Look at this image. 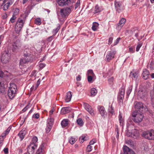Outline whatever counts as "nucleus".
<instances>
[{
    "instance_id": "nucleus-1",
    "label": "nucleus",
    "mask_w": 154,
    "mask_h": 154,
    "mask_svg": "<svg viewBox=\"0 0 154 154\" xmlns=\"http://www.w3.org/2000/svg\"><path fill=\"white\" fill-rule=\"evenodd\" d=\"M71 12V8L66 7L61 9L60 11L57 12L58 18L61 22H63Z\"/></svg>"
},
{
    "instance_id": "nucleus-2",
    "label": "nucleus",
    "mask_w": 154,
    "mask_h": 154,
    "mask_svg": "<svg viewBox=\"0 0 154 154\" xmlns=\"http://www.w3.org/2000/svg\"><path fill=\"white\" fill-rule=\"evenodd\" d=\"M10 85L8 91V95L10 99H12L16 94L17 87L16 85L13 83H10Z\"/></svg>"
},
{
    "instance_id": "nucleus-3",
    "label": "nucleus",
    "mask_w": 154,
    "mask_h": 154,
    "mask_svg": "<svg viewBox=\"0 0 154 154\" xmlns=\"http://www.w3.org/2000/svg\"><path fill=\"white\" fill-rule=\"evenodd\" d=\"M25 20L21 18L18 19L15 27V31L16 33L19 34L21 31L25 23Z\"/></svg>"
},
{
    "instance_id": "nucleus-4",
    "label": "nucleus",
    "mask_w": 154,
    "mask_h": 154,
    "mask_svg": "<svg viewBox=\"0 0 154 154\" xmlns=\"http://www.w3.org/2000/svg\"><path fill=\"white\" fill-rule=\"evenodd\" d=\"M132 116V119L137 123H139L142 121L143 117L142 112H139L138 111H135L133 112Z\"/></svg>"
},
{
    "instance_id": "nucleus-5",
    "label": "nucleus",
    "mask_w": 154,
    "mask_h": 154,
    "mask_svg": "<svg viewBox=\"0 0 154 154\" xmlns=\"http://www.w3.org/2000/svg\"><path fill=\"white\" fill-rule=\"evenodd\" d=\"M11 54L6 51H4L1 54V60L4 64L8 63L10 59Z\"/></svg>"
},
{
    "instance_id": "nucleus-6",
    "label": "nucleus",
    "mask_w": 154,
    "mask_h": 154,
    "mask_svg": "<svg viewBox=\"0 0 154 154\" xmlns=\"http://www.w3.org/2000/svg\"><path fill=\"white\" fill-rule=\"evenodd\" d=\"M143 136L145 138L150 140L154 139V131L153 130L145 131L143 132Z\"/></svg>"
},
{
    "instance_id": "nucleus-7",
    "label": "nucleus",
    "mask_w": 154,
    "mask_h": 154,
    "mask_svg": "<svg viewBox=\"0 0 154 154\" xmlns=\"http://www.w3.org/2000/svg\"><path fill=\"white\" fill-rule=\"evenodd\" d=\"M24 57L20 60V64H22L29 62L31 60V54L29 53H25L24 55Z\"/></svg>"
},
{
    "instance_id": "nucleus-8",
    "label": "nucleus",
    "mask_w": 154,
    "mask_h": 154,
    "mask_svg": "<svg viewBox=\"0 0 154 154\" xmlns=\"http://www.w3.org/2000/svg\"><path fill=\"white\" fill-rule=\"evenodd\" d=\"M134 107L137 111H139V112H141L143 111V109L145 110V107L144 106L142 103L140 102H136L134 103Z\"/></svg>"
},
{
    "instance_id": "nucleus-9",
    "label": "nucleus",
    "mask_w": 154,
    "mask_h": 154,
    "mask_svg": "<svg viewBox=\"0 0 154 154\" xmlns=\"http://www.w3.org/2000/svg\"><path fill=\"white\" fill-rule=\"evenodd\" d=\"M53 118L48 119L47 120V128L46 129V132L48 133L51 130L54 122Z\"/></svg>"
},
{
    "instance_id": "nucleus-10",
    "label": "nucleus",
    "mask_w": 154,
    "mask_h": 154,
    "mask_svg": "<svg viewBox=\"0 0 154 154\" xmlns=\"http://www.w3.org/2000/svg\"><path fill=\"white\" fill-rule=\"evenodd\" d=\"M116 53V51H109L106 56V60L109 62L111 59L114 57Z\"/></svg>"
},
{
    "instance_id": "nucleus-11",
    "label": "nucleus",
    "mask_w": 154,
    "mask_h": 154,
    "mask_svg": "<svg viewBox=\"0 0 154 154\" xmlns=\"http://www.w3.org/2000/svg\"><path fill=\"white\" fill-rule=\"evenodd\" d=\"M127 135L128 137H131L134 138H136L139 136V132L137 130L134 129L132 130L131 135H129L128 133H127Z\"/></svg>"
},
{
    "instance_id": "nucleus-12",
    "label": "nucleus",
    "mask_w": 154,
    "mask_h": 154,
    "mask_svg": "<svg viewBox=\"0 0 154 154\" xmlns=\"http://www.w3.org/2000/svg\"><path fill=\"white\" fill-rule=\"evenodd\" d=\"M97 109L101 116L103 118H105L106 115V112L104 107L103 106H98Z\"/></svg>"
},
{
    "instance_id": "nucleus-13",
    "label": "nucleus",
    "mask_w": 154,
    "mask_h": 154,
    "mask_svg": "<svg viewBox=\"0 0 154 154\" xmlns=\"http://www.w3.org/2000/svg\"><path fill=\"white\" fill-rule=\"evenodd\" d=\"M83 105L85 109L91 115L94 114L93 110L91 106L86 103H84Z\"/></svg>"
},
{
    "instance_id": "nucleus-14",
    "label": "nucleus",
    "mask_w": 154,
    "mask_h": 154,
    "mask_svg": "<svg viewBox=\"0 0 154 154\" xmlns=\"http://www.w3.org/2000/svg\"><path fill=\"white\" fill-rule=\"evenodd\" d=\"M57 4L60 6H64L67 5L70 2V0H56Z\"/></svg>"
},
{
    "instance_id": "nucleus-15",
    "label": "nucleus",
    "mask_w": 154,
    "mask_h": 154,
    "mask_svg": "<svg viewBox=\"0 0 154 154\" xmlns=\"http://www.w3.org/2000/svg\"><path fill=\"white\" fill-rule=\"evenodd\" d=\"M115 5L116 10L119 13L122 9V3L121 2L115 1Z\"/></svg>"
},
{
    "instance_id": "nucleus-16",
    "label": "nucleus",
    "mask_w": 154,
    "mask_h": 154,
    "mask_svg": "<svg viewBox=\"0 0 154 154\" xmlns=\"http://www.w3.org/2000/svg\"><path fill=\"white\" fill-rule=\"evenodd\" d=\"M123 151L124 154H134V151L126 146H124Z\"/></svg>"
},
{
    "instance_id": "nucleus-17",
    "label": "nucleus",
    "mask_w": 154,
    "mask_h": 154,
    "mask_svg": "<svg viewBox=\"0 0 154 154\" xmlns=\"http://www.w3.org/2000/svg\"><path fill=\"white\" fill-rule=\"evenodd\" d=\"M71 108L69 107H63L61 109V114H65L68 113L71 111Z\"/></svg>"
},
{
    "instance_id": "nucleus-18",
    "label": "nucleus",
    "mask_w": 154,
    "mask_h": 154,
    "mask_svg": "<svg viewBox=\"0 0 154 154\" xmlns=\"http://www.w3.org/2000/svg\"><path fill=\"white\" fill-rule=\"evenodd\" d=\"M129 76L133 79L136 80L138 77V73L136 71H133L131 72Z\"/></svg>"
},
{
    "instance_id": "nucleus-19",
    "label": "nucleus",
    "mask_w": 154,
    "mask_h": 154,
    "mask_svg": "<svg viewBox=\"0 0 154 154\" xmlns=\"http://www.w3.org/2000/svg\"><path fill=\"white\" fill-rule=\"evenodd\" d=\"M72 94L71 92L69 91L66 93V95L65 98V102L66 103L69 102L71 99Z\"/></svg>"
},
{
    "instance_id": "nucleus-20",
    "label": "nucleus",
    "mask_w": 154,
    "mask_h": 154,
    "mask_svg": "<svg viewBox=\"0 0 154 154\" xmlns=\"http://www.w3.org/2000/svg\"><path fill=\"white\" fill-rule=\"evenodd\" d=\"M149 72L146 69H144L142 73L143 78L144 79H147L149 78Z\"/></svg>"
},
{
    "instance_id": "nucleus-21",
    "label": "nucleus",
    "mask_w": 154,
    "mask_h": 154,
    "mask_svg": "<svg viewBox=\"0 0 154 154\" xmlns=\"http://www.w3.org/2000/svg\"><path fill=\"white\" fill-rule=\"evenodd\" d=\"M26 134V131L25 129H23L20 131L18 134V135L21 139V140H22L24 138V137L25 135Z\"/></svg>"
},
{
    "instance_id": "nucleus-22",
    "label": "nucleus",
    "mask_w": 154,
    "mask_h": 154,
    "mask_svg": "<svg viewBox=\"0 0 154 154\" xmlns=\"http://www.w3.org/2000/svg\"><path fill=\"white\" fill-rule=\"evenodd\" d=\"M147 93L146 92L139 91L138 95L141 98L143 99L145 97L147 96Z\"/></svg>"
},
{
    "instance_id": "nucleus-23",
    "label": "nucleus",
    "mask_w": 154,
    "mask_h": 154,
    "mask_svg": "<svg viewBox=\"0 0 154 154\" xmlns=\"http://www.w3.org/2000/svg\"><path fill=\"white\" fill-rule=\"evenodd\" d=\"M125 92L124 88H122L119 90V97L120 99H122L124 97Z\"/></svg>"
},
{
    "instance_id": "nucleus-24",
    "label": "nucleus",
    "mask_w": 154,
    "mask_h": 154,
    "mask_svg": "<svg viewBox=\"0 0 154 154\" xmlns=\"http://www.w3.org/2000/svg\"><path fill=\"white\" fill-rule=\"evenodd\" d=\"M69 124L68 120L67 119H65L63 120L61 123L62 127L64 128L66 126Z\"/></svg>"
},
{
    "instance_id": "nucleus-25",
    "label": "nucleus",
    "mask_w": 154,
    "mask_h": 154,
    "mask_svg": "<svg viewBox=\"0 0 154 154\" xmlns=\"http://www.w3.org/2000/svg\"><path fill=\"white\" fill-rule=\"evenodd\" d=\"M37 147V144L36 143H31L28 146V148L34 150L35 149H36Z\"/></svg>"
},
{
    "instance_id": "nucleus-26",
    "label": "nucleus",
    "mask_w": 154,
    "mask_h": 154,
    "mask_svg": "<svg viewBox=\"0 0 154 154\" xmlns=\"http://www.w3.org/2000/svg\"><path fill=\"white\" fill-rule=\"evenodd\" d=\"M99 24L97 22H94L93 23L92 29L93 31L96 30L98 28Z\"/></svg>"
},
{
    "instance_id": "nucleus-27",
    "label": "nucleus",
    "mask_w": 154,
    "mask_h": 154,
    "mask_svg": "<svg viewBox=\"0 0 154 154\" xmlns=\"http://www.w3.org/2000/svg\"><path fill=\"white\" fill-rule=\"evenodd\" d=\"M126 19L124 18H122L119 21V22L118 24V26L120 27H122L126 22Z\"/></svg>"
},
{
    "instance_id": "nucleus-28",
    "label": "nucleus",
    "mask_w": 154,
    "mask_h": 154,
    "mask_svg": "<svg viewBox=\"0 0 154 154\" xmlns=\"http://www.w3.org/2000/svg\"><path fill=\"white\" fill-rule=\"evenodd\" d=\"M18 41H16V42H14L13 45V48L14 50H16L18 49L20 47L19 43H18Z\"/></svg>"
},
{
    "instance_id": "nucleus-29",
    "label": "nucleus",
    "mask_w": 154,
    "mask_h": 154,
    "mask_svg": "<svg viewBox=\"0 0 154 154\" xmlns=\"http://www.w3.org/2000/svg\"><path fill=\"white\" fill-rule=\"evenodd\" d=\"M119 123L121 126H123L124 125V120L121 113H120L119 116Z\"/></svg>"
},
{
    "instance_id": "nucleus-30",
    "label": "nucleus",
    "mask_w": 154,
    "mask_h": 154,
    "mask_svg": "<svg viewBox=\"0 0 154 154\" xmlns=\"http://www.w3.org/2000/svg\"><path fill=\"white\" fill-rule=\"evenodd\" d=\"M5 90L4 84L1 82L0 79V93H2Z\"/></svg>"
},
{
    "instance_id": "nucleus-31",
    "label": "nucleus",
    "mask_w": 154,
    "mask_h": 154,
    "mask_svg": "<svg viewBox=\"0 0 154 154\" xmlns=\"http://www.w3.org/2000/svg\"><path fill=\"white\" fill-rule=\"evenodd\" d=\"M60 28V25L58 24L57 28L54 29L52 31V33L54 35H55L58 32Z\"/></svg>"
},
{
    "instance_id": "nucleus-32",
    "label": "nucleus",
    "mask_w": 154,
    "mask_h": 154,
    "mask_svg": "<svg viewBox=\"0 0 154 154\" xmlns=\"http://www.w3.org/2000/svg\"><path fill=\"white\" fill-rule=\"evenodd\" d=\"M14 2V0H4L3 2V4L6 3L9 6L12 5Z\"/></svg>"
},
{
    "instance_id": "nucleus-33",
    "label": "nucleus",
    "mask_w": 154,
    "mask_h": 154,
    "mask_svg": "<svg viewBox=\"0 0 154 154\" xmlns=\"http://www.w3.org/2000/svg\"><path fill=\"white\" fill-rule=\"evenodd\" d=\"M97 93V90L94 88H92L91 91V95L92 96H95Z\"/></svg>"
},
{
    "instance_id": "nucleus-34",
    "label": "nucleus",
    "mask_w": 154,
    "mask_h": 154,
    "mask_svg": "<svg viewBox=\"0 0 154 154\" xmlns=\"http://www.w3.org/2000/svg\"><path fill=\"white\" fill-rule=\"evenodd\" d=\"M77 139L76 138H74L71 137L69 140V143L71 144H73L75 143V142L77 140Z\"/></svg>"
},
{
    "instance_id": "nucleus-35",
    "label": "nucleus",
    "mask_w": 154,
    "mask_h": 154,
    "mask_svg": "<svg viewBox=\"0 0 154 154\" xmlns=\"http://www.w3.org/2000/svg\"><path fill=\"white\" fill-rule=\"evenodd\" d=\"M77 124L80 126H82L84 122L82 119L81 118L78 119L76 121Z\"/></svg>"
},
{
    "instance_id": "nucleus-36",
    "label": "nucleus",
    "mask_w": 154,
    "mask_h": 154,
    "mask_svg": "<svg viewBox=\"0 0 154 154\" xmlns=\"http://www.w3.org/2000/svg\"><path fill=\"white\" fill-rule=\"evenodd\" d=\"M41 20L40 18H38L35 20V23L37 25H39L41 24Z\"/></svg>"
},
{
    "instance_id": "nucleus-37",
    "label": "nucleus",
    "mask_w": 154,
    "mask_h": 154,
    "mask_svg": "<svg viewBox=\"0 0 154 154\" xmlns=\"http://www.w3.org/2000/svg\"><path fill=\"white\" fill-rule=\"evenodd\" d=\"M19 12V9L17 8H16L13 9V14L14 15H15L16 16L17 15Z\"/></svg>"
},
{
    "instance_id": "nucleus-38",
    "label": "nucleus",
    "mask_w": 154,
    "mask_h": 154,
    "mask_svg": "<svg viewBox=\"0 0 154 154\" xmlns=\"http://www.w3.org/2000/svg\"><path fill=\"white\" fill-rule=\"evenodd\" d=\"M142 45V43L139 42L137 43V45L136 48V51L138 52L139 51L140 48Z\"/></svg>"
},
{
    "instance_id": "nucleus-39",
    "label": "nucleus",
    "mask_w": 154,
    "mask_h": 154,
    "mask_svg": "<svg viewBox=\"0 0 154 154\" xmlns=\"http://www.w3.org/2000/svg\"><path fill=\"white\" fill-rule=\"evenodd\" d=\"M109 112L112 115H113L114 114V112L113 108L111 106L109 107L108 109Z\"/></svg>"
},
{
    "instance_id": "nucleus-40",
    "label": "nucleus",
    "mask_w": 154,
    "mask_h": 154,
    "mask_svg": "<svg viewBox=\"0 0 154 154\" xmlns=\"http://www.w3.org/2000/svg\"><path fill=\"white\" fill-rule=\"evenodd\" d=\"M101 11V9L97 5H96L95 7V13L99 12Z\"/></svg>"
},
{
    "instance_id": "nucleus-41",
    "label": "nucleus",
    "mask_w": 154,
    "mask_h": 154,
    "mask_svg": "<svg viewBox=\"0 0 154 154\" xmlns=\"http://www.w3.org/2000/svg\"><path fill=\"white\" fill-rule=\"evenodd\" d=\"M91 75L94 76V74L93 70L91 69H90L88 70L87 72V75Z\"/></svg>"
},
{
    "instance_id": "nucleus-42",
    "label": "nucleus",
    "mask_w": 154,
    "mask_h": 154,
    "mask_svg": "<svg viewBox=\"0 0 154 154\" xmlns=\"http://www.w3.org/2000/svg\"><path fill=\"white\" fill-rule=\"evenodd\" d=\"M149 67L150 69H154V61L152 60L150 63Z\"/></svg>"
},
{
    "instance_id": "nucleus-43",
    "label": "nucleus",
    "mask_w": 154,
    "mask_h": 154,
    "mask_svg": "<svg viewBox=\"0 0 154 154\" xmlns=\"http://www.w3.org/2000/svg\"><path fill=\"white\" fill-rule=\"evenodd\" d=\"M132 86L129 87L128 88V89L127 91V94L128 96H129L130 95V94L131 93L132 91Z\"/></svg>"
},
{
    "instance_id": "nucleus-44",
    "label": "nucleus",
    "mask_w": 154,
    "mask_h": 154,
    "mask_svg": "<svg viewBox=\"0 0 154 154\" xmlns=\"http://www.w3.org/2000/svg\"><path fill=\"white\" fill-rule=\"evenodd\" d=\"M92 147L90 145H88L86 148V151L88 152H90L92 151Z\"/></svg>"
},
{
    "instance_id": "nucleus-45",
    "label": "nucleus",
    "mask_w": 154,
    "mask_h": 154,
    "mask_svg": "<svg viewBox=\"0 0 154 154\" xmlns=\"http://www.w3.org/2000/svg\"><path fill=\"white\" fill-rule=\"evenodd\" d=\"M16 18L17 17L16 16L13 15L12 17L10 19V21L13 23L14 22Z\"/></svg>"
},
{
    "instance_id": "nucleus-46",
    "label": "nucleus",
    "mask_w": 154,
    "mask_h": 154,
    "mask_svg": "<svg viewBox=\"0 0 154 154\" xmlns=\"http://www.w3.org/2000/svg\"><path fill=\"white\" fill-rule=\"evenodd\" d=\"M28 152L29 154H34L35 150L28 148Z\"/></svg>"
},
{
    "instance_id": "nucleus-47",
    "label": "nucleus",
    "mask_w": 154,
    "mask_h": 154,
    "mask_svg": "<svg viewBox=\"0 0 154 154\" xmlns=\"http://www.w3.org/2000/svg\"><path fill=\"white\" fill-rule=\"evenodd\" d=\"M38 141V138L36 137H33L32 139V143H36Z\"/></svg>"
},
{
    "instance_id": "nucleus-48",
    "label": "nucleus",
    "mask_w": 154,
    "mask_h": 154,
    "mask_svg": "<svg viewBox=\"0 0 154 154\" xmlns=\"http://www.w3.org/2000/svg\"><path fill=\"white\" fill-rule=\"evenodd\" d=\"M85 137L82 136L79 138V140L80 143H83L85 141Z\"/></svg>"
},
{
    "instance_id": "nucleus-49",
    "label": "nucleus",
    "mask_w": 154,
    "mask_h": 154,
    "mask_svg": "<svg viewBox=\"0 0 154 154\" xmlns=\"http://www.w3.org/2000/svg\"><path fill=\"white\" fill-rule=\"evenodd\" d=\"M3 4H4L3 6V10L5 11H6L8 9L9 6L6 3Z\"/></svg>"
},
{
    "instance_id": "nucleus-50",
    "label": "nucleus",
    "mask_w": 154,
    "mask_h": 154,
    "mask_svg": "<svg viewBox=\"0 0 154 154\" xmlns=\"http://www.w3.org/2000/svg\"><path fill=\"white\" fill-rule=\"evenodd\" d=\"M87 76L88 81L89 82H91L92 80V77L93 76L89 75Z\"/></svg>"
},
{
    "instance_id": "nucleus-51",
    "label": "nucleus",
    "mask_w": 154,
    "mask_h": 154,
    "mask_svg": "<svg viewBox=\"0 0 154 154\" xmlns=\"http://www.w3.org/2000/svg\"><path fill=\"white\" fill-rule=\"evenodd\" d=\"M121 38L120 37L118 38H117L116 40L115 41L114 43V45H116L119 42V40H120Z\"/></svg>"
},
{
    "instance_id": "nucleus-52",
    "label": "nucleus",
    "mask_w": 154,
    "mask_h": 154,
    "mask_svg": "<svg viewBox=\"0 0 154 154\" xmlns=\"http://www.w3.org/2000/svg\"><path fill=\"white\" fill-rule=\"evenodd\" d=\"M80 1L78 0L75 6V9H76L77 8L80 6Z\"/></svg>"
},
{
    "instance_id": "nucleus-53",
    "label": "nucleus",
    "mask_w": 154,
    "mask_h": 154,
    "mask_svg": "<svg viewBox=\"0 0 154 154\" xmlns=\"http://www.w3.org/2000/svg\"><path fill=\"white\" fill-rule=\"evenodd\" d=\"M29 104L27 105L23 109L22 111L23 112H25L30 107Z\"/></svg>"
},
{
    "instance_id": "nucleus-54",
    "label": "nucleus",
    "mask_w": 154,
    "mask_h": 154,
    "mask_svg": "<svg viewBox=\"0 0 154 154\" xmlns=\"http://www.w3.org/2000/svg\"><path fill=\"white\" fill-rule=\"evenodd\" d=\"M113 80L114 78L113 77H110L108 80L110 84H111L113 82Z\"/></svg>"
},
{
    "instance_id": "nucleus-55",
    "label": "nucleus",
    "mask_w": 154,
    "mask_h": 154,
    "mask_svg": "<svg viewBox=\"0 0 154 154\" xmlns=\"http://www.w3.org/2000/svg\"><path fill=\"white\" fill-rule=\"evenodd\" d=\"M113 39V38L112 37H110L109 38L108 41V44L110 45L112 43Z\"/></svg>"
},
{
    "instance_id": "nucleus-56",
    "label": "nucleus",
    "mask_w": 154,
    "mask_h": 154,
    "mask_svg": "<svg viewBox=\"0 0 154 154\" xmlns=\"http://www.w3.org/2000/svg\"><path fill=\"white\" fill-rule=\"evenodd\" d=\"M39 115L38 113H37L35 114H34L33 116V117L36 119H38L39 117Z\"/></svg>"
},
{
    "instance_id": "nucleus-57",
    "label": "nucleus",
    "mask_w": 154,
    "mask_h": 154,
    "mask_svg": "<svg viewBox=\"0 0 154 154\" xmlns=\"http://www.w3.org/2000/svg\"><path fill=\"white\" fill-rule=\"evenodd\" d=\"M45 65L43 63H41L39 64V67L40 68L42 69L45 66Z\"/></svg>"
},
{
    "instance_id": "nucleus-58",
    "label": "nucleus",
    "mask_w": 154,
    "mask_h": 154,
    "mask_svg": "<svg viewBox=\"0 0 154 154\" xmlns=\"http://www.w3.org/2000/svg\"><path fill=\"white\" fill-rule=\"evenodd\" d=\"M96 142V141L95 140L93 139L92 140H91L89 143L91 145H93L94 143Z\"/></svg>"
},
{
    "instance_id": "nucleus-59",
    "label": "nucleus",
    "mask_w": 154,
    "mask_h": 154,
    "mask_svg": "<svg viewBox=\"0 0 154 154\" xmlns=\"http://www.w3.org/2000/svg\"><path fill=\"white\" fill-rule=\"evenodd\" d=\"M53 38H54L53 36H50L48 38L47 40L49 41V42H50L53 39Z\"/></svg>"
},
{
    "instance_id": "nucleus-60",
    "label": "nucleus",
    "mask_w": 154,
    "mask_h": 154,
    "mask_svg": "<svg viewBox=\"0 0 154 154\" xmlns=\"http://www.w3.org/2000/svg\"><path fill=\"white\" fill-rule=\"evenodd\" d=\"M129 52L131 53H133L134 52V50H133V49L132 47H130L129 48Z\"/></svg>"
},
{
    "instance_id": "nucleus-61",
    "label": "nucleus",
    "mask_w": 154,
    "mask_h": 154,
    "mask_svg": "<svg viewBox=\"0 0 154 154\" xmlns=\"http://www.w3.org/2000/svg\"><path fill=\"white\" fill-rule=\"evenodd\" d=\"M3 151L5 154H7L8 153V148H5Z\"/></svg>"
},
{
    "instance_id": "nucleus-62",
    "label": "nucleus",
    "mask_w": 154,
    "mask_h": 154,
    "mask_svg": "<svg viewBox=\"0 0 154 154\" xmlns=\"http://www.w3.org/2000/svg\"><path fill=\"white\" fill-rule=\"evenodd\" d=\"M11 129V128L10 127H8L6 130V134H8Z\"/></svg>"
},
{
    "instance_id": "nucleus-63",
    "label": "nucleus",
    "mask_w": 154,
    "mask_h": 154,
    "mask_svg": "<svg viewBox=\"0 0 154 154\" xmlns=\"http://www.w3.org/2000/svg\"><path fill=\"white\" fill-rule=\"evenodd\" d=\"M116 131L117 132V135H116V137L117 139H118L119 137V133L118 129H116Z\"/></svg>"
},
{
    "instance_id": "nucleus-64",
    "label": "nucleus",
    "mask_w": 154,
    "mask_h": 154,
    "mask_svg": "<svg viewBox=\"0 0 154 154\" xmlns=\"http://www.w3.org/2000/svg\"><path fill=\"white\" fill-rule=\"evenodd\" d=\"M76 80L78 81H79L81 80V76L80 75H78L76 77Z\"/></svg>"
}]
</instances>
